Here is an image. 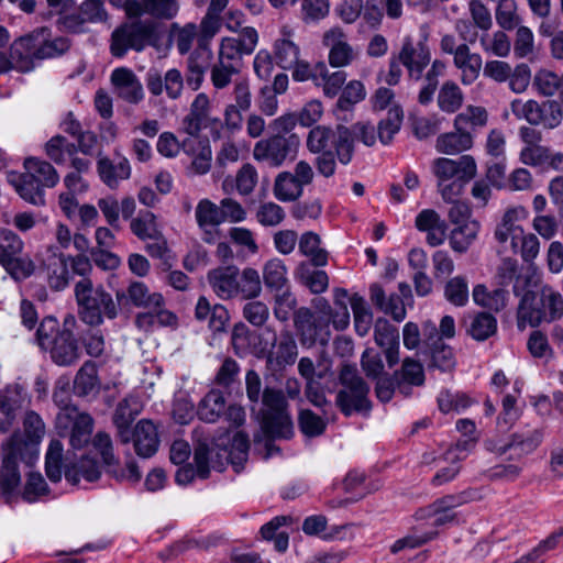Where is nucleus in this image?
Wrapping results in <instances>:
<instances>
[{
    "instance_id": "23",
    "label": "nucleus",
    "mask_w": 563,
    "mask_h": 563,
    "mask_svg": "<svg viewBox=\"0 0 563 563\" xmlns=\"http://www.w3.org/2000/svg\"><path fill=\"white\" fill-rule=\"evenodd\" d=\"M110 80L117 96L125 102L137 104L144 99L143 85L132 69L115 68Z\"/></svg>"
},
{
    "instance_id": "5",
    "label": "nucleus",
    "mask_w": 563,
    "mask_h": 563,
    "mask_svg": "<svg viewBox=\"0 0 563 563\" xmlns=\"http://www.w3.org/2000/svg\"><path fill=\"white\" fill-rule=\"evenodd\" d=\"M341 388L335 397V405L345 417L354 413L368 416L372 401L368 397L369 386L353 365H344L339 375Z\"/></svg>"
},
{
    "instance_id": "27",
    "label": "nucleus",
    "mask_w": 563,
    "mask_h": 563,
    "mask_svg": "<svg viewBox=\"0 0 563 563\" xmlns=\"http://www.w3.org/2000/svg\"><path fill=\"white\" fill-rule=\"evenodd\" d=\"M115 298L119 303L124 305L129 300L137 308H159L165 306V299L159 292H151L148 287L142 282H132L126 290H118Z\"/></svg>"
},
{
    "instance_id": "33",
    "label": "nucleus",
    "mask_w": 563,
    "mask_h": 563,
    "mask_svg": "<svg viewBox=\"0 0 563 563\" xmlns=\"http://www.w3.org/2000/svg\"><path fill=\"white\" fill-rule=\"evenodd\" d=\"M36 47V58L38 60L55 58L66 53L70 43L67 37L58 36L51 38L49 30L41 27L33 31Z\"/></svg>"
},
{
    "instance_id": "15",
    "label": "nucleus",
    "mask_w": 563,
    "mask_h": 563,
    "mask_svg": "<svg viewBox=\"0 0 563 563\" xmlns=\"http://www.w3.org/2000/svg\"><path fill=\"white\" fill-rule=\"evenodd\" d=\"M22 251L20 236L11 230L0 229V264L14 279L26 278L34 271L32 262L21 256Z\"/></svg>"
},
{
    "instance_id": "61",
    "label": "nucleus",
    "mask_w": 563,
    "mask_h": 563,
    "mask_svg": "<svg viewBox=\"0 0 563 563\" xmlns=\"http://www.w3.org/2000/svg\"><path fill=\"white\" fill-rule=\"evenodd\" d=\"M472 295L474 302L484 308L499 311L506 307L507 291L501 288L489 292L485 285L478 284Z\"/></svg>"
},
{
    "instance_id": "10",
    "label": "nucleus",
    "mask_w": 563,
    "mask_h": 563,
    "mask_svg": "<svg viewBox=\"0 0 563 563\" xmlns=\"http://www.w3.org/2000/svg\"><path fill=\"white\" fill-rule=\"evenodd\" d=\"M155 23L148 20H134L115 27L110 38V52L114 57L122 58L132 49L142 52L156 42Z\"/></svg>"
},
{
    "instance_id": "36",
    "label": "nucleus",
    "mask_w": 563,
    "mask_h": 563,
    "mask_svg": "<svg viewBox=\"0 0 563 563\" xmlns=\"http://www.w3.org/2000/svg\"><path fill=\"white\" fill-rule=\"evenodd\" d=\"M47 283L55 291L64 290L70 280L67 257L63 253H53L44 262Z\"/></svg>"
},
{
    "instance_id": "8",
    "label": "nucleus",
    "mask_w": 563,
    "mask_h": 563,
    "mask_svg": "<svg viewBox=\"0 0 563 563\" xmlns=\"http://www.w3.org/2000/svg\"><path fill=\"white\" fill-rule=\"evenodd\" d=\"M235 14L240 15V13L230 12L225 23L227 29L235 32V35L225 36L220 41L217 60L241 70L243 56L251 55L257 46L258 33L252 26H245L239 31L241 22L239 20L233 22Z\"/></svg>"
},
{
    "instance_id": "14",
    "label": "nucleus",
    "mask_w": 563,
    "mask_h": 563,
    "mask_svg": "<svg viewBox=\"0 0 563 563\" xmlns=\"http://www.w3.org/2000/svg\"><path fill=\"white\" fill-rule=\"evenodd\" d=\"M299 144L297 134H274L254 145L253 157L269 167H280L287 159L296 156Z\"/></svg>"
},
{
    "instance_id": "42",
    "label": "nucleus",
    "mask_w": 563,
    "mask_h": 563,
    "mask_svg": "<svg viewBox=\"0 0 563 563\" xmlns=\"http://www.w3.org/2000/svg\"><path fill=\"white\" fill-rule=\"evenodd\" d=\"M21 476L18 467V454L13 444L8 449L0 473V487L4 495H10L20 484Z\"/></svg>"
},
{
    "instance_id": "35",
    "label": "nucleus",
    "mask_w": 563,
    "mask_h": 563,
    "mask_svg": "<svg viewBox=\"0 0 563 563\" xmlns=\"http://www.w3.org/2000/svg\"><path fill=\"white\" fill-rule=\"evenodd\" d=\"M195 317L199 321H208L213 332H223L230 319L227 308L220 303L211 306L206 297H200L195 308Z\"/></svg>"
},
{
    "instance_id": "25",
    "label": "nucleus",
    "mask_w": 563,
    "mask_h": 563,
    "mask_svg": "<svg viewBox=\"0 0 563 563\" xmlns=\"http://www.w3.org/2000/svg\"><path fill=\"white\" fill-rule=\"evenodd\" d=\"M274 59L283 69H290L300 58L299 45L295 42V30L290 25L279 29L277 38L273 45Z\"/></svg>"
},
{
    "instance_id": "59",
    "label": "nucleus",
    "mask_w": 563,
    "mask_h": 563,
    "mask_svg": "<svg viewBox=\"0 0 563 563\" xmlns=\"http://www.w3.org/2000/svg\"><path fill=\"white\" fill-rule=\"evenodd\" d=\"M195 145H198L200 151L192 159L191 168L196 174L203 175L208 173L211 167V148L208 143L197 140L196 136H190L183 142L184 151L189 154L195 153Z\"/></svg>"
},
{
    "instance_id": "9",
    "label": "nucleus",
    "mask_w": 563,
    "mask_h": 563,
    "mask_svg": "<svg viewBox=\"0 0 563 563\" xmlns=\"http://www.w3.org/2000/svg\"><path fill=\"white\" fill-rule=\"evenodd\" d=\"M262 402L265 407L262 429L269 439H289L294 427L288 413L287 398L282 389L265 387Z\"/></svg>"
},
{
    "instance_id": "32",
    "label": "nucleus",
    "mask_w": 563,
    "mask_h": 563,
    "mask_svg": "<svg viewBox=\"0 0 563 563\" xmlns=\"http://www.w3.org/2000/svg\"><path fill=\"white\" fill-rule=\"evenodd\" d=\"M397 388L404 396L411 394L412 386H422L424 384V371L420 362L406 357L402 361L401 367L394 372Z\"/></svg>"
},
{
    "instance_id": "30",
    "label": "nucleus",
    "mask_w": 563,
    "mask_h": 563,
    "mask_svg": "<svg viewBox=\"0 0 563 563\" xmlns=\"http://www.w3.org/2000/svg\"><path fill=\"white\" fill-rule=\"evenodd\" d=\"M131 440L139 456L147 459L153 456L159 445L156 427L148 420H141L131 431Z\"/></svg>"
},
{
    "instance_id": "43",
    "label": "nucleus",
    "mask_w": 563,
    "mask_h": 563,
    "mask_svg": "<svg viewBox=\"0 0 563 563\" xmlns=\"http://www.w3.org/2000/svg\"><path fill=\"white\" fill-rule=\"evenodd\" d=\"M313 265L302 262L296 269V277L312 294H322L329 287V276L324 271L314 269Z\"/></svg>"
},
{
    "instance_id": "62",
    "label": "nucleus",
    "mask_w": 563,
    "mask_h": 563,
    "mask_svg": "<svg viewBox=\"0 0 563 563\" xmlns=\"http://www.w3.org/2000/svg\"><path fill=\"white\" fill-rule=\"evenodd\" d=\"M404 113L399 107L390 108L386 118L380 120L377 126V135L383 144H389L400 130Z\"/></svg>"
},
{
    "instance_id": "6",
    "label": "nucleus",
    "mask_w": 563,
    "mask_h": 563,
    "mask_svg": "<svg viewBox=\"0 0 563 563\" xmlns=\"http://www.w3.org/2000/svg\"><path fill=\"white\" fill-rule=\"evenodd\" d=\"M36 341L43 351L49 352L52 361L59 366H70L80 357L75 335L58 334V321L54 317H46L41 321Z\"/></svg>"
},
{
    "instance_id": "52",
    "label": "nucleus",
    "mask_w": 563,
    "mask_h": 563,
    "mask_svg": "<svg viewBox=\"0 0 563 563\" xmlns=\"http://www.w3.org/2000/svg\"><path fill=\"white\" fill-rule=\"evenodd\" d=\"M263 280L265 286L274 291H280L288 285L287 268L279 258L267 261L263 267Z\"/></svg>"
},
{
    "instance_id": "41",
    "label": "nucleus",
    "mask_w": 563,
    "mask_h": 563,
    "mask_svg": "<svg viewBox=\"0 0 563 563\" xmlns=\"http://www.w3.org/2000/svg\"><path fill=\"white\" fill-rule=\"evenodd\" d=\"M498 277L500 284L507 286L514 284L512 290L516 296H520L526 289L529 288L531 283L530 275H522L519 273L518 262L514 258H504L498 267Z\"/></svg>"
},
{
    "instance_id": "17",
    "label": "nucleus",
    "mask_w": 563,
    "mask_h": 563,
    "mask_svg": "<svg viewBox=\"0 0 563 563\" xmlns=\"http://www.w3.org/2000/svg\"><path fill=\"white\" fill-rule=\"evenodd\" d=\"M230 97L231 102L225 106L223 119L228 130L236 131L242 125V113L252 107L253 96L249 79H235Z\"/></svg>"
},
{
    "instance_id": "12",
    "label": "nucleus",
    "mask_w": 563,
    "mask_h": 563,
    "mask_svg": "<svg viewBox=\"0 0 563 563\" xmlns=\"http://www.w3.org/2000/svg\"><path fill=\"white\" fill-rule=\"evenodd\" d=\"M257 357H265L266 375L278 380L283 373L295 364L298 356V347L292 333L289 330L275 336L268 350L262 349L256 353Z\"/></svg>"
},
{
    "instance_id": "48",
    "label": "nucleus",
    "mask_w": 563,
    "mask_h": 563,
    "mask_svg": "<svg viewBox=\"0 0 563 563\" xmlns=\"http://www.w3.org/2000/svg\"><path fill=\"white\" fill-rule=\"evenodd\" d=\"M543 432L540 429L518 431L510 435L501 453H507L511 449H518L522 454L533 452L542 442Z\"/></svg>"
},
{
    "instance_id": "60",
    "label": "nucleus",
    "mask_w": 563,
    "mask_h": 563,
    "mask_svg": "<svg viewBox=\"0 0 563 563\" xmlns=\"http://www.w3.org/2000/svg\"><path fill=\"white\" fill-rule=\"evenodd\" d=\"M45 153L55 164L64 165L76 155L77 146L65 136L55 135L46 143Z\"/></svg>"
},
{
    "instance_id": "64",
    "label": "nucleus",
    "mask_w": 563,
    "mask_h": 563,
    "mask_svg": "<svg viewBox=\"0 0 563 563\" xmlns=\"http://www.w3.org/2000/svg\"><path fill=\"white\" fill-rule=\"evenodd\" d=\"M497 330L496 318L487 312L477 313L468 329V333L476 341H485L492 336Z\"/></svg>"
},
{
    "instance_id": "28",
    "label": "nucleus",
    "mask_w": 563,
    "mask_h": 563,
    "mask_svg": "<svg viewBox=\"0 0 563 563\" xmlns=\"http://www.w3.org/2000/svg\"><path fill=\"white\" fill-rule=\"evenodd\" d=\"M211 58V49L202 43L189 55L185 80L192 90H198L201 87Z\"/></svg>"
},
{
    "instance_id": "22",
    "label": "nucleus",
    "mask_w": 563,
    "mask_h": 563,
    "mask_svg": "<svg viewBox=\"0 0 563 563\" xmlns=\"http://www.w3.org/2000/svg\"><path fill=\"white\" fill-rule=\"evenodd\" d=\"M194 462L197 475L205 479L209 476L210 468L222 471L225 463L231 462V455L227 448H219V444L209 446L206 443H199L195 449Z\"/></svg>"
},
{
    "instance_id": "55",
    "label": "nucleus",
    "mask_w": 563,
    "mask_h": 563,
    "mask_svg": "<svg viewBox=\"0 0 563 563\" xmlns=\"http://www.w3.org/2000/svg\"><path fill=\"white\" fill-rule=\"evenodd\" d=\"M479 231V223L475 220L456 225L450 234V245L453 251L464 253L475 241Z\"/></svg>"
},
{
    "instance_id": "37",
    "label": "nucleus",
    "mask_w": 563,
    "mask_h": 563,
    "mask_svg": "<svg viewBox=\"0 0 563 563\" xmlns=\"http://www.w3.org/2000/svg\"><path fill=\"white\" fill-rule=\"evenodd\" d=\"M209 109L208 96L203 92L198 93L190 104L189 113L183 120V129L189 136H197L205 128Z\"/></svg>"
},
{
    "instance_id": "50",
    "label": "nucleus",
    "mask_w": 563,
    "mask_h": 563,
    "mask_svg": "<svg viewBox=\"0 0 563 563\" xmlns=\"http://www.w3.org/2000/svg\"><path fill=\"white\" fill-rule=\"evenodd\" d=\"M528 218V210L522 206L508 208L503 214L500 223L496 227L495 239L497 242H505L508 233L522 231L517 222Z\"/></svg>"
},
{
    "instance_id": "39",
    "label": "nucleus",
    "mask_w": 563,
    "mask_h": 563,
    "mask_svg": "<svg viewBox=\"0 0 563 563\" xmlns=\"http://www.w3.org/2000/svg\"><path fill=\"white\" fill-rule=\"evenodd\" d=\"M468 444H473V442L464 441L463 443H457L455 448L449 449L443 454V461L450 463V465L441 467L435 473L431 481L432 485L441 486L453 481L456 477L461 470L459 463L464 457L460 454V452L466 450V446Z\"/></svg>"
},
{
    "instance_id": "57",
    "label": "nucleus",
    "mask_w": 563,
    "mask_h": 563,
    "mask_svg": "<svg viewBox=\"0 0 563 563\" xmlns=\"http://www.w3.org/2000/svg\"><path fill=\"white\" fill-rule=\"evenodd\" d=\"M131 231L140 240H158L162 238L156 217L151 211H141L137 217L131 220Z\"/></svg>"
},
{
    "instance_id": "63",
    "label": "nucleus",
    "mask_w": 563,
    "mask_h": 563,
    "mask_svg": "<svg viewBox=\"0 0 563 563\" xmlns=\"http://www.w3.org/2000/svg\"><path fill=\"white\" fill-rule=\"evenodd\" d=\"M350 305L354 314L355 330L361 336H364L372 327L373 314L364 298L356 294L351 297Z\"/></svg>"
},
{
    "instance_id": "31",
    "label": "nucleus",
    "mask_w": 563,
    "mask_h": 563,
    "mask_svg": "<svg viewBox=\"0 0 563 563\" xmlns=\"http://www.w3.org/2000/svg\"><path fill=\"white\" fill-rule=\"evenodd\" d=\"M453 65L461 73V81L468 86L479 77L483 68V58L479 54L473 53L467 44H460V52L453 58Z\"/></svg>"
},
{
    "instance_id": "34",
    "label": "nucleus",
    "mask_w": 563,
    "mask_h": 563,
    "mask_svg": "<svg viewBox=\"0 0 563 563\" xmlns=\"http://www.w3.org/2000/svg\"><path fill=\"white\" fill-rule=\"evenodd\" d=\"M139 412V401L135 397H125L118 404L113 413V423L117 427L118 437L122 443L131 441L130 427Z\"/></svg>"
},
{
    "instance_id": "16",
    "label": "nucleus",
    "mask_w": 563,
    "mask_h": 563,
    "mask_svg": "<svg viewBox=\"0 0 563 563\" xmlns=\"http://www.w3.org/2000/svg\"><path fill=\"white\" fill-rule=\"evenodd\" d=\"M294 325L303 346H312L317 342L324 345L329 341V322L322 317L314 316L307 307L295 311Z\"/></svg>"
},
{
    "instance_id": "46",
    "label": "nucleus",
    "mask_w": 563,
    "mask_h": 563,
    "mask_svg": "<svg viewBox=\"0 0 563 563\" xmlns=\"http://www.w3.org/2000/svg\"><path fill=\"white\" fill-rule=\"evenodd\" d=\"M366 97L365 86L360 80H351L343 87L342 92L336 101V117L346 120V115L340 112H349L353 107L363 101Z\"/></svg>"
},
{
    "instance_id": "24",
    "label": "nucleus",
    "mask_w": 563,
    "mask_h": 563,
    "mask_svg": "<svg viewBox=\"0 0 563 563\" xmlns=\"http://www.w3.org/2000/svg\"><path fill=\"white\" fill-rule=\"evenodd\" d=\"M33 32L15 38L9 49L12 69L20 73H29L35 68L36 47Z\"/></svg>"
},
{
    "instance_id": "7",
    "label": "nucleus",
    "mask_w": 563,
    "mask_h": 563,
    "mask_svg": "<svg viewBox=\"0 0 563 563\" xmlns=\"http://www.w3.org/2000/svg\"><path fill=\"white\" fill-rule=\"evenodd\" d=\"M306 144L312 154L333 152V147L342 165L350 164L354 155L353 133L342 124H338L335 130L325 125L312 128L307 135Z\"/></svg>"
},
{
    "instance_id": "29",
    "label": "nucleus",
    "mask_w": 563,
    "mask_h": 563,
    "mask_svg": "<svg viewBox=\"0 0 563 563\" xmlns=\"http://www.w3.org/2000/svg\"><path fill=\"white\" fill-rule=\"evenodd\" d=\"M208 282L218 297L231 299L238 296L239 269L235 266L213 269L208 274Z\"/></svg>"
},
{
    "instance_id": "47",
    "label": "nucleus",
    "mask_w": 563,
    "mask_h": 563,
    "mask_svg": "<svg viewBox=\"0 0 563 563\" xmlns=\"http://www.w3.org/2000/svg\"><path fill=\"white\" fill-rule=\"evenodd\" d=\"M320 244V236L311 231L305 232L298 241L300 253L309 257L311 265L316 267L324 266L328 263V252L321 249Z\"/></svg>"
},
{
    "instance_id": "49",
    "label": "nucleus",
    "mask_w": 563,
    "mask_h": 563,
    "mask_svg": "<svg viewBox=\"0 0 563 563\" xmlns=\"http://www.w3.org/2000/svg\"><path fill=\"white\" fill-rule=\"evenodd\" d=\"M100 476L98 463L90 457H82L78 463L65 466V477L74 485L78 484L81 477L87 482H96Z\"/></svg>"
},
{
    "instance_id": "2",
    "label": "nucleus",
    "mask_w": 563,
    "mask_h": 563,
    "mask_svg": "<svg viewBox=\"0 0 563 563\" xmlns=\"http://www.w3.org/2000/svg\"><path fill=\"white\" fill-rule=\"evenodd\" d=\"M74 296L79 319L90 327H99L104 319L114 320L119 316L121 303L103 285H96L91 279H79L74 286Z\"/></svg>"
},
{
    "instance_id": "58",
    "label": "nucleus",
    "mask_w": 563,
    "mask_h": 563,
    "mask_svg": "<svg viewBox=\"0 0 563 563\" xmlns=\"http://www.w3.org/2000/svg\"><path fill=\"white\" fill-rule=\"evenodd\" d=\"M98 389L97 368L93 363L86 362L76 374L74 391L76 395L85 397L97 393Z\"/></svg>"
},
{
    "instance_id": "1",
    "label": "nucleus",
    "mask_w": 563,
    "mask_h": 563,
    "mask_svg": "<svg viewBox=\"0 0 563 563\" xmlns=\"http://www.w3.org/2000/svg\"><path fill=\"white\" fill-rule=\"evenodd\" d=\"M401 65L407 69L408 77L418 81L423 79V85L418 93V101L422 106L429 104L439 86V78L446 69V64L441 59H434L423 76V71L431 62V49L426 41L405 36L398 55Z\"/></svg>"
},
{
    "instance_id": "19",
    "label": "nucleus",
    "mask_w": 563,
    "mask_h": 563,
    "mask_svg": "<svg viewBox=\"0 0 563 563\" xmlns=\"http://www.w3.org/2000/svg\"><path fill=\"white\" fill-rule=\"evenodd\" d=\"M195 219L201 231L202 241L213 244L220 239L219 227L223 223V219L219 203L217 205L208 198L199 200L195 208Z\"/></svg>"
},
{
    "instance_id": "53",
    "label": "nucleus",
    "mask_w": 563,
    "mask_h": 563,
    "mask_svg": "<svg viewBox=\"0 0 563 563\" xmlns=\"http://www.w3.org/2000/svg\"><path fill=\"white\" fill-rule=\"evenodd\" d=\"M482 49L497 57H507L511 51V42L505 30H498L492 34L484 32L479 37Z\"/></svg>"
},
{
    "instance_id": "4",
    "label": "nucleus",
    "mask_w": 563,
    "mask_h": 563,
    "mask_svg": "<svg viewBox=\"0 0 563 563\" xmlns=\"http://www.w3.org/2000/svg\"><path fill=\"white\" fill-rule=\"evenodd\" d=\"M24 169L23 174H11L9 183L26 202L44 206V188H52L59 181L58 173L51 163L35 157L24 161Z\"/></svg>"
},
{
    "instance_id": "11",
    "label": "nucleus",
    "mask_w": 563,
    "mask_h": 563,
    "mask_svg": "<svg viewBox=\"0 0 563 563\" xmlns=\"http://www.w3.org/2000/svg\"><path fill=\"white\" fill-rule=\"evenodd\" d=\"M510 110L518 120H526L531 125H541L544 129H555L563 120L561 104L555 100L539 103L532 99H514Z\"/></svg>"
},
{
    "instance_id": "45",
    "label": "nucleus",
    "mask_w": 563,
    "mask_h": 563,
    "mask_svg": "<svg viewBox=\"0 0 563 563\" xmlns=\"http://www.w3.org/2000/svg\"><path fill=\"white\" fill-rule=\"evenodd\" d=\"M227 404L223 394L220 390H210L199 402L198 416L209 423L216 422L225 411Z\"/></svg>"
},
{
    "instance_id": "56",
    "label": "nucleus",
    "mask_w": 563,
    "mask_h": 563,
    "mask_svg": "<svg viewBox=\"0 0 563 563\" xmlns=\"http://www.w3.org/2000/svg\"><path fill=\"white\" fill-rule=\"evenodd\" d=\"M437 101L441 111L454 113L462 107L464 95L456 82L448 80L441 86Z\"/></svg>"
},
{
    "instance_id": "13",
    "label": "nucleus",
    "mask_w": 563,
    "mask_h": 563,
    "mask_svg": "<svg viewBox=\"0 0 563 563\" xmlns=\"http://www.w3.org/2000/svg\"><path fill=\"white\" fill-rule=\"evenodd\" d=\"M55 427L59 437H68L73 449H82L91 440L93 419L77 407H66L56 416Z\"/></svg>"
},
{
    "instance_id": "20",
    "label": "nucleus",
    "mask_w": 563,
    "mask_h": 563,
    "mask_svg": "<svg viewBox=\"0 0 563 563\" xmlns=\"http://www.w3.org/2000/svg\"><path fill=\"white\" fill-rule=\"evenodd\" d=\"M184 76L177 68L168 69L164 76L156 68H151L146 73V86L148 91L158 97L166 92L168 98L178 99L184 89Z\"/></svg>"
},
{
    "instance_id": "26",
    "label": "nucleus",
    "mask_w": 563,
    "mask_h": 563,
    "mask_svg": "<svg viewBox=\"0 0 563 563\" xmlns=\"http://www.w3.org/2000/svg\"><path fill=\"white\" fill-rule=\"evenodd\" d=\"M374 339L383 350L389 367L399 362V332L386 319L379 318L374 325Z\"/></svg>"
},
{
    "instance_id": "54",
    "label": "nucleus",
    "mask_w": 563,
    "mask_h": 563,
    "mask_svg": "<svg viewBox=\"0 0 563 563\" xmlns=\"http://www.w3.org/2000/svg\"><path fill=\"white\" fill-rule=\"evenodd\" d=\"M273 192L279 201H295L302 196L303 189L292 173L282 172L275 178Z\"/></svg>"
},
{
    "instance_id": "40",
    "label": "nucleus",
    "mask_w": 563,
    "mask_h": 563,
    "mask_svg": "<svg viewBox=\"0 0 563 563\" xmlns=\"http://www.w3.org/2000/svg\"><path fill=\"white\" fill-rule=\"evenodd\" d=\"M98 173L108 187L115 188L121 180L130 177L131 167L125 157H122L117 164L107 157H102L98 161Z\"/></svg>"
},
{
    "instance_id": "44",
    "label": "nucleus",
    "mask_w": 563,
    "mask_h": 563,
    "mask_svg": "<svg viewBox=\"0 0 563 563\" xmlns=\"http://www.w3.org/2000/svg\"><path fill=\"white\" fill-rule=\"evenodd\" d=\"M473 136L468 131H457L441 134L437 139V151L448 155L459 154L471 148Z\"/></svg>"
},
{
    "instance_id": "38",
    "label": "nucleus",
    "mask_w": 563,
    "mask_h": 563,
    "mask_svg": "<svg viewBox=\"0 0 563 563\" xmlns=\"http://www.w3.org/2000/svg\"><path fill=\"white\" fill-rule=\"evenodd\" d=\"M147 309V312H139L135 316L134 324L139 330L148 332L156 325L173 327L177 324V316L165 306Z\"/></svg>"
},
{
    "instance_id": "21",
    "label": "nucleus",
    "mask_w": 563,
    "mask_h": 563,
    "mask_svg": "<svg viewBox=\"0 0 563 563\" xmlns=\"http://www.w3.org/2000/svg\"><path fill=\"white\" fill-rule=\"evenodd\" d=\"M476 163L470 155H463L459 159L437 158L433 163V172L438 181H449L464 178L471 180L476 175Z\"/></svg>"
},
{
    "instance_id": "51",
    "label": "nucleus",
    "mask_w": 563,
    "mask_h": 563,
    "mask_svg": "<svg viewBox=\"0 0 563 563\" xmlns=\"http://www.w3.org/2000/svg\"><path fill=\"white\" fill-rule=\"evenodd\" d=\"M488 121V113L485 108L468 106L454 119V126L457 131H468L471 134L477 129L484 128Z\"/></svg>"
},
{
    "instance_id": "18",
    "label": "nucleus",
    "mask_w": 563,
    "mask_h": 563,
    "mask_svg": "<svg viewBox=\"0 0 563 563\" xmlns=\"http://www.w3.org/2000/svg\"><path fill=\"white\" fill-rule=\"evenodd\" d=\"M322 44L329 47L328 63L333 68L346 67L357 58V52L347 42L346 34L340 26L325 31Z\"/></svg>"
},
{
    "instance_id": "3",
    "label": "nucleus",
    "mask_w": 563,
    "mask_h": 563,
    "mask_svg": "<svg viewBox=\"0 0 563 563\" xmlns=\"http://www.w3.org/2000/svg\"><path fill=\"white\" fill-rule=\"evenodd\" d=\"M563 316V300L560 292L550 286L540 290H525L517 309V327L523 331L528 325L539 327L542 322H552Z\"/></svg>"
}]
</instances>
